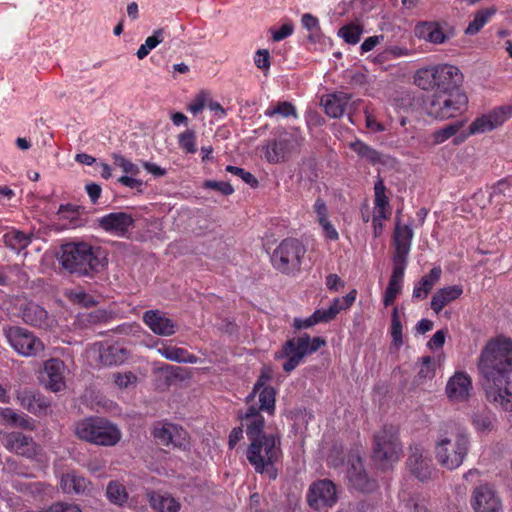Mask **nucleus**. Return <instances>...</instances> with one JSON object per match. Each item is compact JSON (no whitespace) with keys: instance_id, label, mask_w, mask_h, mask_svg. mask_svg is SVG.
I'll return each instance as SVG.
<instances>
[{"instance_id":"nucleus-1","label":"nucleus","mask_w":512,"mask_h":512,"mask_svg":"<svg viewBox=\"0 0 512 512\" xmlns=\"http://www.w3.org/2000/svg\"><path fill=\"white\" fill-rule=\"evenodd\" d=\"M477 367L487 401L512 412V340L489 341L480 353Z\"/></svg>"},{"instance_id":"nucleus-2","label":"nucleus","mask_w":512,"mask_h":512,"mask_svg":"<svg viewBox=\"0 0 512 512\" xmlns=\"http://www.w3.org/2000/svg\"><path fill=\"white\" fill-rule=\"evenodd\" d=\"M57 259L64 270L78 276H92L107 264L106 253L102 248L86 242H69L61 245Z\"/></svg>"},{"instance_id":"nucleus-3","label":"nucleus","mask_w":512,"mask_h":512,"mask_svg":"<svg viewBox=\"0 0 512 512\" xmlns=\"http://www.w3.org/2000/svg\"><path fill=\"white\" fill-rule=\"evenodd\" d=\"M469 450V438L465 430L455 423H446L435 442L434 453L438 463L448 469L458 468Z\"/></svg>"},{"instance_id":"nucleus-4","label":"nucleus","mask_w":512,"mask_h":512,"mask_svg":"<svg viewBox=\"0 0 512 512\" xmlns=\"http://www.w3.org/2000/svg\"><path fill=\"white\" fill-rule=\"evenodd\" d=\"M238 417L241 421H246V433L250 440V444L246 451V457L248 462L253 464H262V460L259 457V451L262 448L266 450L268 459L272 458L275 453L274 447V436L268 435L263 432L265 426V419L260 414L259 409L256 405H250L245 412H239Z\"/></svg>"},{"instance_id":"nucleus-5","label":"nucleus","mask_w":512,"mask_h":512,"mask_svg":"<svg viewBox=\"0 0 512 512\" xmlns=\"http://www.w3.org/2000/svg\"><path fill=\"white\" fill-rule=\"evenodd\" d=\"M462 79L463 75L458 67L449 64L423 67L414 75L415 85L425 91H434V94L458 89Z\"/></svg>"},{"instance_id":"nucleus-6","label":"nucleus","mask_w":512,"mask_h":512,"mask_svg":"<svg viewBox=\"0 0 512 512\" xmlns=\"http://www.w3.org/2000/svg\"><path fill=\"white\" fill-rule=\"evenodd\" d=\"M74 433L82 441L106 447L115 446L122 436L116 424L98 416L77 421L74 424Z\"/></svg>"},{"instance_id":"nucleus-7","label":"nucleus","mask_w":512,"mask_h":512,"mask_svg":"<svg viewBox=\"0 0 512 512\" xmlns=\"http://www.w3.org/2000/svg\"><path fill=\"white\" fill-rule=\"evenodd\" d=\"M325 345L326 340L324 338H311L307 333H304L299 337H294L287 340L283 344L281 352L277 353L275 358H287L283 364V370L286 373H290L303 361L307 355L315 353Z\"/></svg>"},{"instance_id":"nucleus-8","label":"nucleus","mask_w":512,"mask_h":512,"mask_svg":"<svg viewBox=\"0 0 512 512\" xmlns=\"http://www.w3.org/2000/svg\"><path fill=\"white\" fill-rule=\"evenodd\" d=\"M401 452L397 430L393 426H384L374 435L372 458L382 469L397 462Z\"/></svg>"},{"instance_id":"nucleus-9","label":"nucleus","mask_w":512,"mask_h":512,"mask_svg":"<svg viewBox=\"0 0 512 512\" xmlns=\"http://www.w3.org/2000/svg\"><path fill=\"white\" fill-rule=\"evenodd\" d=\"M305 253L306 248L298 239L286 238L273 251L271 263L277 271L292 274L300 271Z\"/></svg>"},{"instance_id":"nucleus-10","label":"nucleus","mask_w":512,"mask_h":512,"mask_svg":"<svg viewBox=\"0 0 512 512\" xmlns=\"http://www.w3.org/2000/svg\"><path fill=\"white\" fill-rule=\"evenodd\" d=\"M468 97L460 88L448 93L433 94L429 102V114L436 119L445 120L457 117L467 110Z\"/></svg>"},{"instance_id":"nucleus-11","label":"nucleus","mask_w":512,"mask_h":512,"mask_svg":"<svg viewBox=\"0 0 512 512\" xmlns=\"http://www.w3.org/2000/svg\"><path fill=\"white\" fill-rule=\"evenodd\" d=\"M3 331L8 343L19 355L35 357L44 350L43 342L33 332L23 327L11 326L4 328Z\"/></svg>"},{"instance_id":"nucleus-12","label":"nucleus","mask_w":512,"mask_h":512,"mask_svg":"<svg viewBox=\"0 0 512 512\" xmlns=\"http://www.w3.org/2000/svg\"><path fill=\"white\" fill-rule=\"evenodd\" d=\"M337 501L336 487L328 479L313 483L307 494L308 505L316 511H326Z\"/></svg>"},{"instance_id":"nucleus-13","label":"nucleus","mask_w":512,"mask_h":512,"mask_svg":"<svg viewBox=\"0 0 512 512\" xmlns=\"http://www.w3.org/2000/svg\"><path fill=\"white\" fill-rule=\"evenodd\" d=\"M406 465L409 472L421 482L431 480L435 472L431 459L424 455V448L418 444L409 447Z\"/></svg>"},{"instance_id":"nucleus-14","label":"nucleus","mask_w":512,"mask_h":512,"mask_svg":"<svg viewBox=\"0 0 512 512\" xmlns=\"http://www.w3.org/2000/svg\"><path fill=\"white\" fill-rule=\"evenodd\" d=\"M347 478L353 488L363 493H371L378 486L377 481L368 476L358 455H351L348 459Z\"/></svg>"},{"instance_id":"nucleus-15","label":"nucleus","mask_w":512,"mask_h":512,"mask_svg":"<svg viewBox=\"0 0 512 512\" xmlns=\"http://www.w3.org/2000/svg\"><path fill=\"white\" fill-rule=\"evenodd\" d=\"M413 235L412 228L408 225H401L400 220L397 219L393 235L392 264L408 265Z\"/></svg>"},{"instance_id":"nucleus-16","label":"nucleus","mask_w":512,"mask_h":512,"mask_svg":"<svg viewBox=\"0 0 512 512\" xmlns=\"http://www.w3.org/2000/svg\"><path fill=\"white\" fill-rule=\"evenodd\" d=\"M18 316L27 325L44 330H49L55 325L54 317L33 301L22 303L18 309Z\"/></svg>"},{"instance_id":"nucleus-17","label":"nucleus","mask_w":512,"mask_h":512,"mask_svg":"<svg viewBox=\"0 0 512 512\" xmlns=\"http://www.w3.org/2000/svg\"><path fill=\"white\" fill-rule=\"evenodd\" d=\"M471 504L475 512H501L502 502L494 487L483 484L473 491Z\"/></svg>"},{"instance_id":"nucleus-18","label":"nucleus","mask_w":512,"mask_h":512,"mask_svg":"<svg viewBox=\"0 0 512 512\" xmlns=\"http://www.w3.org/2000/svg\"><path fill=\"white\" fill-rule=\"evenodd\" d=\"M134 222L133 216L126 212H112L97 219L99 228L117 237H126Z\"/></svg>"},{"instance_id":"nucleus-19","label":"nucleus","mask_w":512,"mask_h":512,"mask_svg":"<svg viewBox=\"0 0 512 512\" xmlns=\"http://www.w3.org/2000/svg\"><path fill=\"white\" fill-rule=\"evenodd\" d=\"M142 320L144 324L158 336H172L176 333L178 328L175 321L167 317L165 312L158 309L145 311Z\"/></svg>"},{"instance_id":"nucleus-20","label":"nucleus","mask_w":512,"mask_h":512,"mask_svg":"<svg viewBox=\"0 0 512 512\" xmlns=\"http://www.w3.org/2000/svg\"><path fill=\"white\" fill-rule=\"evenodd\" d=\"M415 36L433 44H443L454 36V30L438 22H422L415 27Z\"/></svg>"},{"instance_id":"nucleus-21","label":"nucleus","mask_w":512,"mask_h":512,"mask_svg":"<svg viewBox=\"0 0 512 512\" xmlns=\"http://www.w3.org/2000/svg\"><path fill=\"white\" fill-rule=\"evenodd\" d=\"M64 362L59 359H49L44 364L41 381L46 388L53 392H59L65 388Z\"/></svg>"},{"instance_id":"nucleus-22","label":"nucleus","mask_w":512,"mask_h":512,"mask_svg":"<svg viewBox=\"0 0 512 512\" xmlns=\"http://www.w3.org/2000/svg\"><path fill=\"white\" fill-rule=\"evenodd\" d=\"M472 380L464 372H456L447 382L445 392L451 401L464 402L469 399Z\"/></svg>"},{"instance_id":"nucleus-23","label":"nucleus","mask_w":512,"mask_h":512,"mask_svg":"<svg viewBox=\"0 0 512 512\" xmlns=\"http://www.w3.org/2000/svg\"><path fill=\"white\" fill-rule=\"evenodd\" d=\"M6 447L29 459H34L40 450V447L33 441L32 437L26 436L21 432L9 433L6 437Z\"/></svg>"},{"instance_id":"nucleus-24","label":"nucleus","mask_w":512,"mask_h":512,"mask_svg":"<svg viewBox=\"0 0 512 512\" xmlns=\"http://www.w3.org/2000/svg\"><path fill=\"white\" fill-rule=\"evenodd\" d=\"M17 400L20 405L35 415H44L50 407V401L41 393L23 389L18 391Z\"/></svg>"},{"instance_id":"nucleus-25","label":"nucleus","mask_w":512,"mask_h":512,"mask_svg":"<svg viewBox=\"0 0 512 512\" xmlns=\"http://www.w3.org/2000/svg\"><path fill=\"white\" fill-rule=\"evenodd\" d=\"M351 100V94L345 92H336L323 96L321 104L325 113L331 118H339L347 110Z\"/></svg>"},{"instance_id":"nucleus-26","label":"nucleus","mask_w":512,"mask_h":512,"mask_svg":"<svg viewBox=\"0 0 512 512\" xmlns=\"http://www.w3.org/2000/svg\"><path fill=\"white\" fill-rule=\"evenodd\" d=\"M406 267L407 266L400 264H393L388 286L383 296V304L385 307L393 304L395 298L401 292Z\"/></svg>"},{"instance_id":"nucleus-27","label":"nucleus","mask_w":512,"mask_h":512,"mask_svg":"<svg viewBox=\"0 0 512 512\" xmlns=\"http://www.w3.org/2000/svg\"><path fill=\"white\" fill-rule=\"evenodd\" d=\"M274 447L275 453H273V457L270 459H268L269 454L267 455L266 450L261 447L259 451V457L260 460H262V467L261 463L253 464L252 462H249L253 466L256 473L263 474L264 472H267L269 478L271 479H275L277 476L276 470L274 469V465L281 456L280 439L277 436H274Z\"/></svg>"},{"instance_id":"nucleus-28","label":"nucleus","mask_w":512,"mask_h":512,"mask_svg":"<svg viewBox=\"0 0 512 512\" xmlns=\"http://www.w3.org/2000/svg\"><path fill=\"white\" fill-rule=\"evenodd\" d=\"M463 293L462 286L453 285L438 289L431 299V309L436 313H440L442 309L459 298Z\"/></svg>"},{"instance_id":"nucleus-29","label":"nucleus","mask_w":512,"mask_h":512,"mask_svg":"<svg viewBox=\"0 0 512 512\" xmlns=\"http://www.w3.org/2000/svg\"><path fill=\"white\" fill-rule=\"evenodd\" d=\"M129 351L120 344H112L100 351L101 363L105 366L120 365L128 359Z\"/></svg>"},{"instance_id":"nucleus-30","label":"nucleus","mask_w":512,"mask_h":512,"mask_svg":"<svg viewBox=\"0 0 512 512\" xmlns=\"http://www.w3.org/2000/svg\"><path fill=\"white\" fill-rule=\"evenodd\" d=\"M440 267H434L429 274L423 276L413 289V298L425 299L441 277Z\"/></svg>"},{"instance_id":"nucleus-31","label":"nucleus","mask_w":512,"mask_h":512,"mask_svg":"<svg viewBox=\"0 0 512 512\" xmlns=\"http://www.w3.org/2000/svg\"><path fill=\"white\" fill-rule=\"evenodd\" d=\"M157 351L165 359L177 363L196 364L199 361L196 355L189 353L188 350L184 348L163 345Z\"/></svg>"},{"instance_id":"nucleus-32","label":"nucleus","mask_w":512,"mask_h":512,"mask_svg":"<svg viewBox=\"0 0 512 512\" xmlns=\"http://www.w3.org/2000/svg\"><path fill=\"white\" fill-rule=\"evenodd\" d=\"M291 150V142L288 139H278L271 141L267 147L265 156L270 163H279L285 161Z\"/></svg>"},{"instance_id":"nucleus-33","label":"nucleus","mask_w":512,"mask_h":512,"mask_svg":"<svg viewBox=\"0 0 512 512\" xmlns=\"http://www.w3.org/2000/svg\"><path fill=\"white\" fill-rule=\"evenodd\" d=\"M89 481L73 472H68L61 477L60 486L64 493L80 494L84 493Z\"/></svg>"},{"instance_id":"nucleus-34","label":"nucleus","mask_w":512,"mask_h":512,"mask_svg":"<svg viewBox=\"0 0 512 512\" xmlns=\"http://www.w3.org/2000/svg\"><path fill=\"white\" fill-rule=\"evenodd\" d=\"M151 507L158 512H178L180 503L168 494L153 492L149 495Z\"/></svg>"},{"instance_id":"nucleus-35","label":"nucleus","mask_w":512,"mask_h":512,"mask_svg":"<svg viewBox=\"0 0 512 512\" xmlns=\"http://www.w3.org/2000/svg\"><path fill=\"white\" fill-rule=\"evenodd\" d=\"M32 234L19 230H12L4 235V243L16 252L25 249L32 241Z\"/></svg>"},{"instance_id":"nucleus-36","label":"nucleus","mask_w":512,"mask_h":512,"mask_svg":"<svg viewBox=\"0 0 512 512\" xmlns=\"http://www.w3.org/2000/svg\"><path fill=\"white\" fill-rule=\"evenodd\" d=\"M0 415L2 419L6 421L8 424L15 425L28 430L35 429L34 421L31 418L27 417L24 414L16 413L11 408L2 409Z\"/></svg>"},{"instance_id":"nucleus-37","label":"nucleus","mask_w":512,"mask_h":512,"mask_svg":"<svg viewBox=\"0 0 512 512\" xmlns=\"http://www.w3.org/2000/svg\"><path fill=\"white\" fill-rule=\"evenodd\" d=\"M495 13L496 8L494 7L485 8L477 11L474 15V19L471 22H469L467 28L465 29V34H477Z\"/></svg>"},{"instance_id":"nucleus-38","label":"nucleus","mask_w":512,"mask_h":512,"mask_svg":"<svg viewBox=\"0 0 512 512\" xmlns=\"http://www.w3.org/2000/svg\"><path fill=\"white\" fill-rule=\"evenodd\" d=\"M259 397V412H267L269 415H273L275 413V397L276 391L272 386L261 388L258 392Z\"/></svg>"},{"instance_id":"nucleus-39","label":"nucleus","mask_w":512,"mask_h":512,"mask_svg":"<svg viewBox=\"0 0 512 512\" xmlns=\"http://www.w3.org/2000/svg\"><path fill=\"white\" fill-rule=\"evenodd\" d=\"M350 147L358 156L366 159L373 165L383 162L381 153L360 140L350 143Z\"/></svg>"},{"instance_id":"nucleus-40","label":"nucleus","mask_w":512,"mask_h":512,"mask_svg":"<svg viewBox=\"0 0 512 512\" xmlns=\"http://www.w3.org/2000/svg\"><path fill=\"white\" fill-rule=\"evenodd\" d=\"M363 31V25L351 22L339 29L338 36L341 37L347 44L355 45L360 41V37Z\"/></svg>"},{"instance_id":"nucleus-41","label":"nucleus","mask_w":512,"mask_h":512,"mask_svg":"<svg viewBox=\"0 0 512 512\" xmlns=\"http://www.w3.org/2000/svg\"><path fill=\"white\" fill-rule=\"evenodd\" d=\"M495 417L488 411H478L472 415V424L478 432H490L494 428Z\"/></svg>"},{"instance_id":"nucleus-42","label":"nucleus","mask_w":512,"mask_h":512,"mask_svg":"<svg viewBox=\"0 0 512 512\" xmlns=\"http://www.w3.org/2000/svg\"><path fill=\"white\" fill-rule=\"evenodd\" d=\"M164 30L162 28L156 29L153 32V35L146 38L145 42L138 48L136 52V56L138 59H144L152 49H154L158 44H160L164 37Z\"/></svg>"},{"instance_id":"nucleus-43","label":"nucleus","mask_w":512,"mask_h":512,"mask_svg":"<svg viewBox=\"0 0 512 512\" xmlns=\"http://www.w3.org/2000/svg\"><path fill=\"white\" fill-rule=\"evenodd\" d=\"M385 189L383 180L378 179L374 185L375 205L378 210V217L384 219L386 218L385 209L389 206L388 198L385 195Z\"/></svg>"},{"instance_id":"nucleus-44","label":"nucleus","mask_w":512,"mask_h":512,"mask_svg":"<svg viewBox=\"0 0 512 512\" xmlns=\"http://www.w3.org/2000/svg\"><path fill=\"white\" fill-rule=\"evenodd\" d=\"M109 318V313L106 310L98 309L88 313L79 314L77 319L83 327L106 322Z\"/></svg>"},{"instance_id":"nucleus-45","label":"nucleus","mask_w":512,"mask_h":512,"mask_svg":"<svg viewBox=\"0 0 512 512\" xmlns=\"http://www.w3.org/2000/svg\"><path fill=\"white\" fill-rule=\"evenodd\" d=\"M106 495L108 499L118 505H122L127 500V493L125 487L115 481H111L106 490Z\"/></svg>"},{"instance_id":"nucleus-46","label":"nucleus","mask_w":512,"mask_h":512,"mask_svg":"<svg viewBox=\"0 0 512 512\" xmlns=\"http://www.w3.org/2000/svg\"><path fill=\"white\" fill-rule=\"evenodd\" d=\"M391 337L392 345L400 348L403 345L402 323L398 315V308L394 307L391 315Z\"/></svg>"},{"instance_id":"nucleus-47","label":"nucleus","mask_w":512,"mask_h":512,"mask_svg":"<svg viewBox=\"0 0 512 512\" xmlns=\"http://www.w3.org/2000/svg\"><path fill=\"white\" fill-rule=\"evenodd\" d=\"M273 377V370L269 366H264L261 369L260 375L258 376L257 381L255 382L253 386L252 392L246 397V402L250 403L254 400L257 392L264 387H268L269 385H266Z\"/></svg>"},{"instance_id":"nucleus-48","label":"nucleus","mask_w":512,"mask_h":512,"mask_svg":"<svg viewBox=\"0 0 512 512\" xmlns=\"http://www.w3.org/2000/svg\"><path fill=\"white\" fill-rule=\"evenodd\" d=\"M512 115V106H500L489 113H487V116L493 125V129L501 126L505 121H507Z\"/></svg>"},{"instance_id":"nucleus-49","label":"nucleus","mask_w":512,"mask_h":512,"mask_svg":"<svg viewBox=\"0 0 512 512\" xmlns=\"http://www.w3.org/2000/svg\"><path fill=\"white\" fill-rule=\"evenodd\" d=\"M179 147L187 154H194L196 148V133L191 129H187L178 136Z\"/></svg>"},{"instance_id":"nucleus-50","label":"nucleus","mask_w":512,"mask_h":512,"mask_svg":"<svg viewBox=\"0 0 512 512\" xmlns=\"http://www.w3.org/2000/svg\"><path fill=\"white\" fill-rule=\"evenodd\" d=\"M274 115L297 117L294 105L288 101L278 102L274 107H270L265 111V116L267 117H273Z\"/></svg>"},{"instance_id":"nucleus-51","label":"nucleus","mask_w":512,"mask_h":512,"mask_svg":"<svg viewBox=\"0 0 512 512\" xmlns=\"http://www.w3.org/2000/svg\"><path fill=\"white\" fill-rule=\"evenodd\" d=\"M173 431H175V424L166 423L161 427H155L153 430V436L159 444L170 446Z\"/></svg>"},{"instance_id":"nucleus-52","label":"nucleus","mask_w":512,"mask_h":512,"mask_svg":"<svg viewBox=\"0 0 512 512\" xmlns=\"http://www.w3.org/2000/svg\"><path fill=\"white\" fill-rule=\"evenodd\" d=\"M111 158L115 166L122 169V171L126 174L138 175L140 172L139 167L132 163L130 160L126 159L120 153H112Z\"/></svg>"},{"instance_id":"nucleus-53","label":"nucleus","mask_w":512,"mask_h":512,"mask_svg":"<svg viewBox=\"0 0 512 512\" xmlns=\"http://www.w3.org/2000/svg\"><path fill=\"white\" fill-rule=\"evenodd\" d=\"M435 375V363L432 357L430 356H424L421 358V364L420 369L417 372L416 378L419 381L425 380V379H431Z\"/></svg>"},{"instance_id":"nucleus-54","label":"nucleus","mask_w":512,"mask_h":512,"mask_svg":"<svg viewBox=\"0 0 512 512\" xmlns=\"http://www.w3.org/2000/svg\"><path fill=\"white\" fill-rule=\"evenodd\" d=\"M462 127V122L449 124L434 133V141L438 144L443 143L450 137L454 136Z\"/></svg>"},{"instance_id":"nucleus-55","label":"nucleus","mask_w":512,"mask_h":512,"mask_svg":"<svg viewBox=\"0 0 512 512\" xmlns=\"http://www.w3.org/2000/svg\"><path fill=\"white\" fill-rule=\"evenodd\" d=\"M491 130H493V125L491 124L487 114L478 117L469 126V134L471 135Z\"/></svg>"},{"instance_id":"nucleus-56","label":"nucleus","mask_w":512,"mask_h":512,"mask_svg":"<svg viewBox=\"0 0 512 512\" xmlns=\"http://www.w3.org/2000/svg\"><path fill=\"white\" fill-rule=\"evenodd\" d=\"M226 171L230 172L233 175L240 177L246 184L250 185L253 188L257 187L259 184L258 180L252 173L245 171L244 169H242L240 167L228 165L226 167Z\"/></svg>"},{"instance_id":"nucleus-57","label":"nucleus","mask_w":512,"mask_h":512,"mask_svg":"<svg viewBox=\"0 0 512 512\" xmlns=\"http://www.w3.org/2000/svg\"><path fill=\"white\" fill-rule=\"evenodd\" d=\"M339 313V309L336 308V305H330L327 309H317L314 311L313 316L317 320L318 323H327L333 320L337 314Z\"/></svg>"},{"instance_id":"nucleus-58","label":"nucleus","mask_w":512,"mask_h":512,"mask_svg":"<svg viewBox=\"0 0 512 512\" xmlns=\"http://www.w3.org/2000/svg\"><path fill=\"white\" fill-rule=\"evenodd\" d=\"M170 445L180 449H186L189 445L188 434L186 430L175 425V431H173Z\"/></svg>"},{"instance_id":"nucleus-59","label":"nucleus","mask_w":512,"mask_h":512,"mask_svg":"<svg viewBox=\"0 0 512 512\" xmlns=\"http://www.w3.org/2000/svg\"><path fill=\"white\" fill-rule=\"evenodd\" d=\"M114 383L120 389H126L130 385H133L137 381V377L132 372H124V373H115L113 374Z\"/></svg>"},{"instance_id":"nucleus-60","label":"nucleus","mask_w":512,"mask_h":512,"mask_svg":"<svg viewBox=\"0 0 512 512\" xmlns=\"http://www.w3.org/2000/svg\"><path fill=\"white\" fill-rule=\"evenodd\" d=\"M254 63L256 67L262 71H267L270 68V53L267 49H259L254 56Z\"/></svg>"},{"instance_id":"nucleus-61","label":"nucleus","mask_w":512,"mask_h":512,"mask_svg":"<svg viewBox=\"0 0 512 512\" xmlns=\"http://www.w3.org/2000/svg\"><path fill=\"white\" fill-rule=\"evenodd\" d=\"M204 188L219 191L223 195H231L234 188L229 182L208 180L204 183Z\"/></svg>"},{"instance_id":"nucleus-62","label":"nucleus","mask_w":512,"mask_h":512,"mask_svg":"<svg viewBox=\"0 0 512 512\" xmlns=\"http://www.w3.org/2000/svg\"><path fill=\"white\" fill-rule=\"evenodd\" d=\"M71 299L77 304H81L84 307H93L97 305V300L90 294L80 291L71 294Z\"/></svg>"},{"instance_id":"nucleus-63","label":"nucleus","mask_w":512,"mask_h":512,"mask_svg":"<svg viewBox=\"0 0 512 512\" xmlns=\"http://www.w3.org/2000/svg\"><path fill=\"white\" fill-rule=\"evenodd\" d=\"M357 295V291L355 289L351 290L345 296L341 298H334L332 301V305H336V308L341 310H345L349 308L355 301Z\"/></svg>"},{"instance_id":"nucleus-64","label":"nucleus","mask_w":512,"mask_h":512,"mask_svg":"<svg viewBox=\"0 0 512 512\" xmlns=\"http://www.w3.org/2000/svg\"><path fill=\"white\" fill-rule=\"evenodd\" d=\"M44 512H82L80 508L75 504H69L64 502H57L52 504Z\"/></svg>"}]
</instances>
